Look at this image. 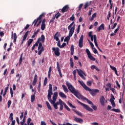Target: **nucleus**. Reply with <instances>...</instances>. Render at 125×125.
Returning a JSON list of instances; mask_svg holds the SVG:
<instances>
[{
    "label": "nucleus",
    "instance_id": "obj_1",
    "mask_svg": "<svg viewBox=\"0 0 125 125\" xmlns=\"http://www.w3.org/2000/svg\"><path fill=\"white\" fill-rule=\"evenodd\" d=\"M53 95V93L52 92V85L51 84H49V90H48V95H47V98L48 100L50 102V103L53 105L54 107L56 110H57L58 109V105L55 104V103L56 102V99H57V96H58V93L57 92H55L54 93L52 100H51V95Z\"/></svg>",
    "mask_w": 125,
    "mask_h": 125
},
{
    "label": "nucleus",
    "instance_id": "obj_2",
    "mask_svg": "<svg viewBox=\"0 0 125 125\" xmlns=\"http://www.w3.org/2000/svg\"><path fill=\"white\" fill-rule=\"evenodd\" d=\"M61 37V35H60V33H59V32H57L55 35L54 36V39L56 41V42H58L57 43V46L60 47V48H61V44L60 40H59V38Z\"/></svg>",
    "mask_w": 125,
    "mask_h": 125
},
{
    "label": "nucleus",
    "instance_id": "obj_3",
    "mask_svg": "<svg viewBox=\"0 0 125 125\" xmlns=\"http://www.w3.org/2000/svg\"><path fill=\"white\" fill-rule=\"evenodd\" d=\"M86 90L89 91L90 94L92 96H95V95H96V94L99 92V90L98 89H90L88 87L87 88V89H86Z\"/></svg>",
    "mask_w": 125,
    "mask_h": 125
},
{
    "label": "nucleus",
    "instance_id": "obj_4",
    "mask_svg": "<svg viewBox=\"0 0 125 125\" xmlns=\"http://www.w3.org/2000/svg\"><path fill=\"white\" fill-rule=\"evenodd\" d=\"M77 102L79 103V104H81L83 107L84 109H85V110H87V111H89V112H93V109L92 108H90L88 105L80 102L79 100H77Z\"/></svg>",
    "mask_w": 125,
    "mask_h": 125
},
{
    "label": "nucleus",
    "instance_id": "obj_5",
    "mask_svg": "<svg viewBox=\"0 0 125 125\" xmlns=\"http://www.w3.org/2000/svg\"><path fill=\"white\" fill-rule=\"evenodd\" d=\"M66 84L70 92H71L72 93H74L77 91V90H76V89H75L74 86H73V85H72V84H71V83H70L69 82H66Z\"/></svg>",
    "mask_w": 125,
    "mask_h": 125
},
{
    "label": "nucleus",
    "instance_id": "obj_6",
    "mask_svg": "<svg viewBox=\"0 0 125 125\" xmlns=\"http://www.w3.org/2000/svg\"><path fill=\"white\" fill-rule=\"evenodd\" d=\"M53 51L54 52L55 55L56 56H57L58 57L60 56V49L57 47H53L52 48Z\"/></svg>",
    "mask_w": 125,
    "mask_h": 125
},
{
    "label": "nucleus",
    "instance_id": "obj_7",
    "mask_svg": "<svg viewBox=\"0 0 125 125\" xmlns=\"http://www.w3.org/2000/svg\"><path fill=\"white\" fill-rule=\"evenodd\" d=\"M38 55H41L42 54V52L44 50V48L42 46V42H39V46H38Z\"/></svg>",
    "mask_w": 125,
    "mask_h": 125
},
{
    "label": "nucleus",
    "instance_id": "obj_8",
    "mask_svg": "<svg viewBox=\"0 0 125 125\" xmlns=\"http://www.w3.org/2000/svg\"><path fill=\"white\" fill-rule=\"evenodd\" d=\"M77 73L78 74V75L81 77V78L83 79V80H85V77H84V76H83V75L84 76H86L85 75V73H84V72H83V70L80 69H77Z\"/></svg>",
    "mask_w": 125,
    "mask_h": 125
},
{
    "label": "nucleus",
    "instance_id": "obj_9",
    "mask_svg": "<svg viewBox=\"0 0 125 125\" xmlns=\"http://www.w3.org/2000/svg\"><path fill=\"white\" fill-rule=\"evenodd\" d=\"M86 52L87 53V55L88 56V58L90 59V60H92V61H95V58L91 55V53H90V51H89V50L88 49H86Z\"/></svg>",
    "mask_w": 125,
    "mask_h": 125
},
{
    "label": "nucleus",
    "instance_id": "obj_10",
    "mask_svg": "<svg viewBox=\"0 0 125 125\" xmlns=\"http://www.w3.org/2000/svg\"><path fill=\"white\" fill-rule=\"evenodd\" d=\"M78 45L80 48H82L83 46V35L81 36L79 41Z\"/></svg>",
    "mask_w": 125,
    "mask_h": 125
},
{
    "label": "nucleus",
    "instance_id": "obj_11",
    "mask_svg": "<svg viewBox=\"0 0 125 125\" xmlns=\"http://www.w3.org/2000/svg\"><path fill=\"white\" fill-rule=\"evenodd\" d=\"M73 94H74V95L77 98H78V99H80V98H81V99H83L84 98L83 96L82 95V94H81V93H79V92L78 91H76L75 93H73Z\"/></svg>",
    "mask_w": 125,
    "mask_h": 125
},
{
    "label": "nucleus",
    "instance_id": "obj_12",
    "mask_svg": "<svg viewBox=\"0 0 125 125\" xmlns=\"http://www.w3.org/2000/svg\"><path fill=\"white\" fill-rule=\"evenodd\" d=\"M100 102L101 105L104 106L105 105V103H107V101L105 100V98L103 96H102L100 99Z\"/></svg>",
    "mask_w": 125,
    "mask_h": 125
},
{
    "label": "nucleus",
    "instance_id": "obj_13",
    "mask_svg": "<svg viewBox=\"0 0 125 125\" xmlns=\"http://www.w3.org/2000/svg\"><path fill=\"white\" fill-rule=\"evenodd\" d=\"M69 5H66L62 9V13H65V12H67L68 10H69Z\"/></svg>",
    "mask_w": 125,
    "mask_h": 125
},
{
    "label": "nucleus",
    "instance_id": "obj_14",
    "mask_svg": "<svg viewBox=\"0 0 125 125\" xmlns=\"http://www.w3.org/2000/svg\"><path fill=\"white\" fill-rule=\"evenodd\" d=\"M74 121L76 122V123H79L80 124H83V120L82 119L76 117H74Z\"/></svg>",
    "mask_w": 125,
    "mask_h": 125
},
{
    "label": "nucleus",
    "instance_id": "obj_15",
    "mask_svg": "<svg viewBox=\"0 0 125 125\" xmlns=\"http://www.w3.org/2000/svg\"><path fill=\"white\" fill-rule=\"evenodd\" d=\"M69 30V36L72 37V36H73V34H74V32H75V24H74L73 27Z\"/></svg>",
    "mask_w": 125,
    "mask_h": 125
},
{
    "label": "nucleus",
    "instance_id": "obj_16",
    "mask_svg": "<svg viewBox=\"0 0 125 125\" xmlns=\"http://www.w3.org/2000/svg\"><path fill=\"white\" fill-rule=\"evenodd\" d=\"M57 65L58 71L59 73L60 77L62 78V73H61V70H60L62 68V65H60L59 63H57Z\"/></svg>",
    "mask_w": 125,
    "mask_h": 125
},
{
    "label": "nucleus",
    "instance_id": "obj_17",
    "mask_svg": "<svg viewBox=\"0 0 125 125\" xmlns=\"http://www.w3.org/2000/svg\"><path fill=\"white\" fill-rule=\"evenodd\" d=\"M28 35H29V31H27L24 34L23 37V39L22 41L21 42V44H23V43H24V42H25V41H26V39H27V37H28Z\"/></svg>",
    "mask_w": 125,
    "mask_h": 125
},
{
    "label": "nucleus",
    "instance_id": "obj_18",
    "mask_svg": "<svg viewBox=\"0 0 125 125\" xmlns=\"http://www.w3.org/2000/svg\"><path fill=\"white\" fill-rule=\"evenodd\" d=\"M78 83H80L81 85H82V86H83V87L84 89L86 90V89H87V88L88 87H87V86H86V85H85V84H84V83H83V82H81V81L79 80Z\"/></svg>",
    "mask_w": 125,
    "mask_h": 125
},
{
    "label": "nucleus",
    "instance_id": "obj_19",
    "mask_svg": "<svg viewBox=\"0 0 125 125\" xmlns=\"http://www.w3.org/2000/svg\"><path fill=\"white\" fill-rule=\"evenodd\" d=\"M45 29V20H43L42 21V25H41V30L42 31H44Z\"/></svg>",
    "mask_w": 125,
    "mask_h": 125
},
{
    "label": "nucleus",
    "instance_id": "obj_20",
    "mask_svg": "<svg viewBox=\"0 0 125 125\" xmlns=\"http://www.w3.org/2000/svg\"><path fill=\"white\" fill-rule=\"evenodd\" d=\"M11 39H14V42H16V40H17V35H16V33L13 34V32H12Z\"/></svg>",
    "mask_w": 125,
    "mask_h": 125
},
{
    "label": "nucleus",
    "instance_id": "obj_21",
    "mask_svg": "<svg viewBox=\"0 0 125 125\" xmlns=\"http://www.w3.org/2000/svg\"><path fill=\"white\" fill-rule=\"evenodd\" d=\"M38 81V76L35 74L34 78V80L32 83L33 85H36V83H37V81Z\"/></svg>",
    "mask_w": 125,
    "mask_h": 125
},
{
    "label": "nucleus",
    "instance_id": "obj_22",
    "mask_svg": "<svg viewBox=\"0 0 125 125\" xmlns=\"http://www.w3.org/2000/svg\"><path fill=\"white\" fill-rule=\"evenodd\" d=\"M94 43L95 45L97 47V48L99 47L98 44H97V37H96V35H94Z\"/></svg>",
    "mask_w": 125,
    "mask_h": 125
},
{
    "label": "nucleus",
    "instance_id": "obj_23",
    "mask_svg": "<svg viewBox=\"0 0 125 125\" xmlns=\"http://www.w3.org/2000/svg\"><path fill=\"white\" fill-rule=\"evenodd\" d=\"M104 23H102L98 28L97 29L98 32H100L101 30H104Z\"/></svg>",
    "mask_w": 125,
    "mask_h": 125
},
{
    "label": "nucleus",
    "instance_id": "obj_24",
    "mask_svg": "<svg viewBox=\"0 0 125 125\" xmlns=\"http://www.w3.org/2000/svg\"><path fill=\"white\" fill-rule=\"evenodd\" d=\"M92 3V1H90V2H86L85 3V5H84V9H86L87 7H88V6H90Z\"/></svg>",
    "mask_w": 125,
    "mask_h": 125
},
{
    "label": "nucleus",
    "instance_id": "obj_25",
    "mask_svg": "<svg viewBox=\"0 0 125 125\" xmlns=\"http://www.w3.org/2000/svg\"><path fill=\"white\" fill-rule=\"evenodd\" d=\"M88 36L90 38L91 42H93V40H94V35H92V32L90 31L89 32Z\"/></svg>",
    "mask_w": 125,
    "mask_h": 125
},
{
    "label": "nucleus",
    "instance_id": "obj_26",
    "mask_svg": "<svg viewBox=\"0 0 125 125\" xmlns=\"http://www.w3.org/2000/svg\"><path fill=\"white\" fill-rule=\"evenodd\" d=\"M70 39H71V37H70L69 36H67L65 38V39L64 40V42H66L67 44H68V43H69V41H70Z\"/></svg>",
    "mask_w": 125,
    "mask_h": 125
},
{
    "label": "nucleus",
    "instance_id": "obj_27",
    "mask_svg": "<svg viewBox=\"0 0 125 125\" xmlns=\"http://www.w3.org/2000/svg\"><path fill=\"white\" fill-rule=\"evenodd\" d=\"M59 94L62 98H67V96L63 92H60Z\"/></svg>",
    "mask_w": 125,
    "mask_h": 125
},
{
    "label": "nucleus",
    "instance_id": "obj_28",
    "mask_svg": "<svg viewBox=\"0 0 125 125\" xmlns=\"http://www.w3.org/2000/svg\"><path fill=\"white\" fill-rule=\"evenodd\" d=\"M62 87L63 88V89L64 91V92H69V90H68V88H67V87L66 86V85H62Z\"/></svg>",
    "mask_w": 125,
    "mask_h": 125
},
{
    "label": "nucleus",
    "instance_id": "obj_29",
    "mask_svg": "<svg viewBox=\"0 0 125 125\" xmlns=\"http://www.w3.org/2000/svg\"><path fill=\"white\" fill-rule=\"evenodd\" d=\"M45 103H46V106H47L48 109L49 110H52V108H51V106H50V104H49V103H48V102L46 101Z\"/></svg>",
    "mask_w": 125,
    "mask_h": 125
},
{
    "label": "nucleus",
    "instance_id": "obj_30",
    "mask_svg": "<svg viewBox=\"0 0 125 125\" xmlns=\"http://www.w3.org/2000/svg\"><path fill=\"white\" fill-rule=\"evenodd\" d=\"M34 42V39H29L28 41L27 46L29 47L31 45V44Z\"/></svg>",
    "mask_w": 125,
    "mask_h": 125
},
{
    "label": "nucleus",
    "instance_id": "obj_31",
    "mask_svg": "<svg viewBox=\"0 0 125 125\" xmlns=\"http://www.w3.org/2000/svg\"><path fill=\"white\" fill-rule=\"evenodd\" d=\"M40 42H42V40H41V38H38L37 42L34 44L35 46H39V43H40Z\"/></svg>",
    "mask_w": 125,
    "mask_h": 125
},
{
    "label": "nucleus",
    "instance_id": "obj_32",
    "mask_svg": "<svg viewBox=\"0 0 125 125\" xmlns=\"http://www.w3.org/2000/svg\"><path fill=\"white\" fill-rule=\"evenodd\" d=\"M51 71H52V67H51V66H50L49 67L48 73V79H50V75H51Z\"/></svg>",
    "mask_w": 125,
    "mask_h": 125
},
{
    "label": "nucleus",
    "instance_id": "obj_33",
    "mask_svg": "<svg viewBox=\"0 0 125 125\" xmlns=\"http://www.w3.org/2000/svg\"><path fill=\"white\" fill-rule=\"evenodd\" d=\"M83 99H84V100H86V101H87V103H88V104H90V105H92L93 104L92 102L89 101V100L87 99L86 98H84Z\"/></svg>",
    "mask_w": 125,
    "mask_h": 125
},
{
    "label": "nucleus",
    "instance_id": "obj_34",
    "mask_svg": "<svg viewBox=\"0 0 125 125\" xmlns=\"http://www.w3.org/2000/svg\"><path fill=\"white\" fill-rule=\"evenodd\" d=\"M39 33V30H37L36 32H35L33 34V35L32 36V39H34V38H35L36 37V36H37V35H38V34Z\"/></svg>",
    "mask_w": 125,
    "mask_h": 125
},
{
    "label": "nucleus",
    "instance_id": "obj_35",
    "mask_svg": "<svg viewBox=\"0 0 125 125\" xmlns=\"http://www.w3.org/2000/svg\"><path fill=\"white\" fill-rule=\"evenodd\" d=\"M43 16H44V14L42 13V15H40L39 17L37 18L38 20H42V17H43Z\"/></svg>",
    "mask_w": 125,
    "mask_h": 125
},
{
    "label": "nucleus",
    "instance_id": "obj_36",
    "mask_svg": "<svg viewBox=\"0 0 125 125\" xmlns=\"http://www.w3.org/2000/svg\"><path fill=\"white\" fill-rule=\"evenodd\" d=\"M35 99H36V98L35 97V95H32L31 96V102L32 103L35 101Z\"/></svg>",
    "mask_w": 125,
    "mask_h": 125
},
{
    "label": "nucleus",
    "instance_id": "obj_37",
    "mask_svg": "<svg viewBox=\"0 0 125 125\" xmlns=\"http://www.w3.org/2000/svg\"><path fill=\"white\" fill-rule=\"evenodd\" d=\"M73 111L77 114V115H78V116H80V117H83V114L82 113L77 110H73Z\"/></svg>",
    "mask_w": 125,
    "mask_h": 125
},
{
    "label": "nucleus",
    "instance_id": "obj_38",
    "mask_svg": "<svg viewBox=\"0 0 125 125\" xmlns=\"http://www.w3.org/2000/svg\"><path fill=\"white\" fill-rule=\"evenodd\" d=\"M56 19H58L60 16H61V14L59 13V12H58L57 14L55 15Z\"/></svg>",
    "mask_w": 125,
    "mask_h": 125
},
{
    "label": "nucleus",
    "instance_id": "obj_39",
    "mask_svg": "<svg viewBox=\"0 0 125 125\" xmlns=\"http://www.w3.org/2000/svg\"><path fill=\"white\" fill-rule=\"evenodd\" d=\"M75 24V21H73L68 26V29L70 30L72 29V27H73V25Z\"/></svg>",
    "mask_w": 125,
    "mask_h": 125
},
{
    "label": "nucleus",
    "instance_id": "obj_40",
    "mask_svg": "<svg viewBox=\"0 0 125 125\" xmlns=\"http://www.w3.org/2000/svg\"><path fill=\"white\" fill-rule=\"evenodd\" d=\"M95 17H96V13H94L90 19V21H93V20L94 18H95Z\"/></svg>",
    "mask_w": 125,
    "mask_h": 125
},
{
    "label": "nucleus",
    "instance_id": "obj_41",
    "mask_svg": "<svg viewBox=\"0 0 125 125\" xmlns=\"http://www.w3.org/2000/svg\"><path fill=\"white\" fill-rule=\"evenodd\" d=\"M41 40L42 41V42H44V41L45 40V37H44V35H42Z\"/></svg>",
    "mask_w": 125,
    "mask_h": 125
},
{
    "label": "nucleus",
    "instance_id": "obj_42",
    "mask_svg": "<svg viewBox=\"0 0 125 125\" xmlns=\"http://www.w3.org/2000/svg\"><path fill=\"white\" fill-rule=\"evenodd\" d=\"M111 96L112 98H110V101L111 103H113V102H115V101H114V100H115V97L113 96V94H111Z\"/></svg>",
    "mask_w": 125,
    "mask_h": 125
},
{
    "label": "nucleus",
    "instance_id": "obj_43",
    "mask_svg": "<svg viewBox=\"0 0 125 125\" xmlns=\"http://www.w3.org/2000/svg\"><path fill=\"white\" fill-rule=\"evenodd\" d=\"M111 111H113V112H116V113H120L121 112V110H120V109L115 108L111 109Z\"/></svg>",
    "mask_w": 125,
    "mask_h": 125
},
{
    "label": "nucleus",
    "instance_id": "obj_44",
    "mask_svg": "<svg viewBox=\"0 0 125 125\" xmlns=\"http://www.w3.org/2000/svg\"><path fill=\"white\" fill-rule=\"evenodd\" d=\"M91 107L93 109V110H95V111L97 110V107H96V106L95 105L93 104L91 105Z\"/></svg>",
    "mask_w": 125,
    "mask_h": 125
},
{
    "label": "nucleus",
    "instance_id": "obj_45",
    "mask_svg": "<svg viewBox=\"0 0 125 125\" xmlns=\"http://www.w3.org/2000/svg\"><path fill=\"white\" fill-rule=\"evenodd\" d=\"M67 103L68 104V105L71 107V108H73L74 109H76V107L74 105H73V104H71V103L69 102V101L67 102Z\"/></svg>",
    "mask_w": 125,
    "mask_h": 125
},
{
    "label": "nucleus",
    "instance_id": "obj_46",
    "mask_svg": "<svg viewBox=\"0 0 125 125\" xmlns=\"http://www.w3.org/2000/svg\"><path fill=\"white\" fill-rule=\"evenodd\" d=\"M63 105L64 106V107L65 108V109H66V110H67V111H71V109L69 108V107H68V106H67V105L65 103H63Z\"/></svg>",
    "mask_w": 125,
    "mask_h": 125
},
{
    "label": "nucleus",
    "instance_id": "obj_47",
    "mask_svg": "<svg viewBox=\"0 0 125 125\" xmlns=\"http://www.w3.org/2000/svg\"><path fill=\"white\" fill-rule=\"evenodd\" d=\"M10 94H11V97H13V90H12V88L10 87Z\"/></svg>",
    "mask_w": 125,
    "mask_h": 125
},
{
    "label": "nucleus",
    "instance_id": "obj_48",
    "mask_svg": "<svg viewBox=\"0 0 125 125\" xmlns=\"http://www.w3.org/2000/svg\"><path fill=\"white\" fill-rule=\"evenodd\" d=\"M47 83V78L46 77V78H45L44 80L43 85H44V86L46 85Z\"/></svg>",
    "mask_w": 125,
    "mask_h": 125
},
{
    "label": "nucleus",
    "instance_id": "obj_49",
    "mask_svg": "<svg viewBox=\"0 0 125 125\" xmlns=\"http://www.w3.org/2000/svg\"><path fill=\"white\" fill-rule=\"evenodd\" d=\"M120 25L118 26V27L114 31V33L115 34H117V33H118V31H119V30H120Z\"/></svg>",
    "mask_w": 125,
    "mask_h": 125
},
{
    "label": "nucleus",
    "instance_id": "obj_50",
    "mask_svg": "<svg viewBox=\"0 0 125 125\" xmlns=\"http://www.w3.org/2000/svg\"><path fill=\"white\" fill-rule=\"evenodd\" d=\"M38 21H39V20L37 19L34 21L32 24L34 23V26H36V25H37V23H38Z\"/></svg>",
    "mask_w": 125,
    "mask_h": 125
},
{
    "label": "nucleus",
    "instance_id": "obj_51",
    "mask_svg": "<svg viewBox=\"0 0 125 125\" xmlns=\"http://www.w3.org/2000/svg\"><path fill=\"white\" fill-rule=\"evenodd\" d=\"M110 67L111 70H113V71H116L117 70V68L116 67L112 66V65H110Z\"/></svg>",
    "mask_w": 125,
    "mask_h": 125
},
{
    "label": "nucleus",
    "instance_id": "obj_52",
    "mask_svg": "<svg viewBox=\"0 0 125 125\" xmlns=\"http://www.w3.org/2000/svg\"><path fill=\"white\" fill-rule=\"evenodd\" d=\"M22 57H23V54H21V57L19 60V63H22Z\"/></svg>",
    "mask_w": 125,
    "mask_h": 125
},
{
    "label": "nucleus",
    "instance_id": "obj_53",
    "mask_svg": "<svg viewBox=\"0 0 125 125\" xmlns=\"http://www.w3.org/2000/svg\"><path fill=\"white\" fill-rule=\"evenodd\" d=\"M66 45H67V44L65 42H63L61 45V48H64Z\"/></svg>",
    "mask_w": 125,
    "mask_h": 125
},
{
    "label": "nucleus",
    "instance_id": "obj_54",
    "mask_svg": "<svg viewBox=\"0 0 125 125\" xmlns=\"http://www.w3.org/2000/svg\"><path fill=\"white\" fill-rule=\"evenodd\" d=\"M81 29V24H79L77 28V34L80 33V30Z\"/></svg>",
    "mask_w": 125,
    "mask_h": 125
},
{
    "label": "nucleus",
    "instance_id": "obj_55",
    "mask_svg": "<svg viewBox=\"0 0 125 125\" xmlns=\"http://www.w3.org/2000/svg\"><path fill=\"white\" fill-rule=\"evenodd\" d=\"M59 103L60 104V105H61V104H62V105H64V102H63V101H62V100H61V99H59Z\"/></svg>",
    "mask_w": 125,
    "mask_h": 125
},
{
    "label": "nucleus",
    "instance_id": "obj_56",
    "mask_svg": "<svg viewBox=\"0 0 125 125\" xmlns=\"http://www.w3.org/2000/svg\"><path fill=\"white\" fill-rule=\"evenodd\" d=\"M90 44V46H91V47L92 48H93V47H94V45L93 44V43H92L91 42H90V41L89 40H88Z\"/></svg>",
    "mask_w": 125,
    "mask_h": 125
},
{
    "label": "nucleus",
    "instance_id": "obj_57",
    "mask_svg": "<svg viewBox=\"0 0 125 125\" xmlns=\"http://www.w3.org/2000/svg\"><path fill=\"white\" fill-rule=\"evenodd\" d=\"M70 51H75V48L74 47V45H72L70 47Z\"/></svg>",
    "mask_w": 125,
    "mask_h": 125
},
{
    "label": "nucleus",
    "instance_id": "obj_58",
    "mask_svg": "<svg viewBox=\"0 0 125 125\" xmlns=\"http://www.w3.org/2000/svg\"><path fill=\"white\" fill-rule=\"evenodd\" d=\"M7 104H8V108H9L10 107V105H11V101L10 100L8 101Z\"/></svg>",
    "mask_w": 125,
    "mask_h": 125
},
{
    "label": "nucleus",
    "instance_id": "obj_59",
    "mask_svg": "<svg viewBox=\"0 0 125 125\" xmlns=\"http://www.w3.org/2000/svg\"><path fill=\"white\" fill-rule=\"evenodd\" d=\"M83 3H81L79 5V8H78L79 10H81V9H82V7H83Z\"/></svg>",
    "mask_w": 125,
    "mask_h": 125
},
{
    "label": "nucleus",
    "instance_id": "obj_60",
    "mask_svg": "<svg viewBox=\"0 0 125 125\" xmlns=\"http://www.w3.org/2000/svg\"><path fill=\"white\" fill-rule=\"evenodd\" d=\"M26 121V119L25 118L23 119V121L22 122H21V125H23L25 124V122Z\"/></svg>",
    "mask_w": 125,
    "mask_h": 125
},
{
    "label": "nucleus",
    "instance_id": "obj_61",
    "mask_svg": "<svg viewBox=\"0 0 125 125\" xmlns=\"http://www.w3.org/2000/svg\"><path fill=\"white\" fill-rule=\"evenodd\" d=\"M31 121H32V119L31 118H28L27 119V124L30 125V123H31Z\"/></svg>",
    "mask_w": 125,
    "mask_h": 125
},
{
    "label": "nucleus",
    "instance_id": "obj_62",
    "mask_svg": "<svg viewBox=\"0 0 125 125\" xmlns=\"http://www.w3.org/2000/svg\"><path fill=\"white\" fill-rule=\"evenodd\" d=\"M87 85H89V86H90L92 84L91 82H90V81L87 82Z\"/></svg>",
    "mask_w": 125,
    "mask_h": 125
},
{
    "label": "nucleus",
    "instance_id": "obj_63",
    "mask_svg": "<svg viewBox=\"0 0 125 125\" xmlns=\"http://www.w3.org/2000/svg\"><path fill=\"white\" fill-rule=\"evenodd\" d=\"M59 125H72L71 124H70V123H67L66 124H63L62 125L59 124Z\"/></svg>",
    "mask_w": 125,
    "mask_h": 125
},
{
    "label": "nucleus",
    "instance_id": "obj_64",
    "mask_svg": "<svg viewBox=\"0 0 125 125\" xmlns=\"http://www.w3.org/2000/svg\"><path fill=\"white\" fill-rule=\"evenodd\" d=\"M41 125H46V123H45V122H44V121H42L41 122Z\"/></svg>",
    "mask_w": 125,
    "mask_h": 125
}]
</instances>
